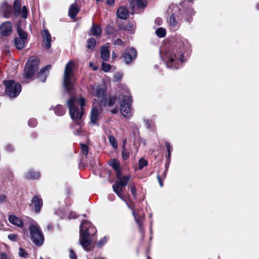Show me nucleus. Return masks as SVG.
<instances>
[{
    "instance_id": "obj_1",
    "label": "nucleus",
    "mask_w": 259,
    "mask_h": 259,
    "mask_svg": "<svg viewBox=\"0 0 259 259\" xmlns=\"http://www.w3.org/2000/svg\"><path fill=\"white\" fill-rule=\"evenodd\" d=\"M106 90L107 87L104 83H95L93 85H91L89 89V93L92 96L95 97L94 100L99 104L100 109L103 105H113L116 100V98L113 97L109 98V101L107 103L106 94Z\"/></svg>"
},
{
    "instance_id": "obj_2",
    "label": "nucleus",
    "mask_w": 259,
    "mask_h": 259,
    "mask_svg": "<svg viewBox=\"0 0 259 259\" xmlns=\"http://www.w3.org/2000/svg\"><path fill=\"white\" fill-rule=\"evenodd\" d=\"M111 165L116 171V178L117 179V180L112 186L113 191L119 197L123 200L122 194V190L124 187L127 185L131 176H124L120 177L121 171L119 168V164L115 160L113 159L111 161Z\"/></svg>"
},
{
    "instance_id": "obj_3",
    "label": "nucleus",
    "mask_w": 259,
    "mask_h": 259,
    "mask_svg": "<svg viewBox=\"0 0 259 259\" xmlns=\"http://www.w3.org/2000/svg\"><path fill=\"white\" fill-rule=\"evenodd\" d=\"M96 232V230L91 223L86 220L83 221L80 226L79 242L84 249L89 251L91 240L89 236Z\"/></svg>"
},
{
    "instance_id": "obj_4",
    "label": "nucleus",
    "mask_w": 259,
    "mask_h": 259,
    "mask_svg": "<svg viewBox=\"0 0 259 259\" xmlns=\"http://www.w3.org/2000/svg\"><path fill=\"white\" fill-rule=\"evenodd\" d=\"M67 104L72 119H80L83 114V106L85 105V99L82 97L78 99L71 98L68 101Z\"/></svg>"
},
{
    "instance_id": "obj_5",
    "label": "nucleus",
    "mask_w": 259,
    "mask_h": 259,
    "mask_svg": "<svg viewBox=\"0 0 259 259\" xmlns=\"http://www.w3.org/2000/svg\"><path fill=\"white\" fill-rule=\"evenodd\" d=\"M73 63L69 61L66 65L64 72V85L65 89L71 92L73 89L75 79L72 77Z\"/></svg>"
},
{
    "instance_id": "obj_6",
    "label": "nucleus",
    "mask_w": 259,
    "mask_h": 259,
    "mask_svg": "<svg viewBox=\"0 0 259 259\" xmlns=\"http://www.w3.org/2000/svg\"><path fill=\"white\" fill-rule=\"evenodd\" d=\"M118 101L120 105L121 114L125 117H130L132 115L131 97L127 95L121 94L118 97Z\"/></svg>"
},
{
    "instance_id": "obj_7",
    "label": "nucleus",
    "mask_w": 259,
    "mask_h": 259,
    "mask_svg": "<svg viewBox=\"0 0 259 259\" xmlns=\"http://www.w3.org/2000/svg\"><path fill=\"white\" fill-rule=\"evenodd\" d=\"M38 64L39 59L37 57L35 56L30 57L25 66L24 78L26 79L31 78L37 70Z\"/></svg>"
},
{
    "instance_id": "obj_8",
    "label": "nucleus",
    "mask_w": 259,
    "mask_h": 259,
    "mask_svg": "<svg viewBox=\"0 0 259 259\" xmlns=\"http://www.w3.org/2000/svg\"><path fill=\"white\" fill-rule=\"evenodd\" d=\"M162 58L167 62V66L169 68H177L175 62L176 60H179L180 62H183V56L182 54L176 55V51L168 50L164 54H162Z\"/></svg>"
},
{
    "instance_id": "obj_9",
    "label": "nucleus",
    "mask_w": 259,
    "mask_h": 259,
    "mask_svg": "<svg viewBox=\"0 0 259 259\" xmlns=\"http://www.w3.org/2000/svg\"><path fill=\"white\" fill-rule=\"evenodd\" d=\"M30 236L32 241L35 245H41L44 240V235L39 227L36 223L31 225L29 228Z\"/></svg>"
},
{
    "instance_id": "obj_10",
    "label": "nucleus",
    "mask_w": 259,
    "mask_h": 259,
    "mask_svg": "<svg viewBox=\"0 0 259 259\" xmlns=\"http://www.w3.org/2000/svg\"><path fill=\"white\" fill-rule=\"evenodd\" d=\"M6 94L11 98L17 97L21 91L20 84L13 80L4 81Z\"/></svg>"
},
{
    "instance_id": "obj_11",
    "label": "nucleus",
    "mask_w": 259,
    "mask_h": 259,
    "mask_svg": "<svg viewBox=\"0 0 259 259\" xmlns=\"http://www.w3.org/2000/svg\"><path fill=\"white\" fill-rule=\"evenodd\" d=\"M17 32L19 37L15 39L14 42L16 48L19 50H21L25 46L27 36L26 33L20 26L17 27Z\"/></svg>"
},
{
    "instance_id": "obj_12",
    "label": "nucleus",
    "mask_w": 259,
    "mask_h": 259,
    "mask_svg": "<svg viewBox=\"0 0 259 259\" xmlns=\"http://www.w3.org/2000/svg\"><path fill=\"white\" fill-rule=\"evenodd\" d=\"M14 11L16 16L21 15V17L26 19L27 17V9L23 6L21 10V3L19 1L16 0L14 3Z\"/></svg>"
},
{
    "instance_id": "obj_13",
    "label": "nucleus",
    "mask_w": 259,
    "mask_h": 259,
    "mask_svg": "<svg viewBox=\"0 0 259 259\" xmlns=\"http://www.w3.org/2000/svg\"><path fill=\"white\" fill-rule=\"evenodd\" d=\"M137 57V52L134 48L126 50L123 55L124 61L126 64L130 63Z\"/></svg>"
},
{
    "instance_id": "obj_14",
    "label": "nucleus",
    "mask_w": 259,
    "mask_h": 259,
    "mask_svg": "<svg viewBox=\"0 0 259 259\" xmlns=\"http://www.w3.org/2000/svg\"><path fill=\"white\" fill-rule=\"evenodd\" d=\"M12 30V25L10 21H6L0 26V32L3 36L10 35Z\"/></svg>"
},
{
    "instance_id": "obj_15",
    "label": "nucleus",
    "mask_w": 259,
    "mask_h": 259,
    "mask_svg": "<svg viewBox=\"0 0 259 259\" xmlns=\"http://www.w3.org/2000/svg\"><path fill=\"white\" fill-rule=\"evenodd\" d=\"M42 44L45 47L49 49L51 46L52 38L50 33L47 29H44L42 32Z\"/></svg>"
},
{
    "instance_id": "obj_16",
    "label": "nucleus",
    "mask_w": 259,
    "mask_h": 259,
    "mask_svg": "<svg viewBox=\"0 0 259 259\" xmlns=\"http://www.w3.org/2000/svg\"><path fill=\"white\" fill-rule=\"evenodd\" d=\"M96 102H97L94 100V102L93 103V107L91 112V122L94 124L96 123L98 119V115L99 114V110L95 105Z\"/></svg>"
},
{
    "instance_id": "obj_17",
    "label": "nucleus",
    "mask_w": 259,
    "mask_h": 259,
    "mask_svg": "<svg viewBox=\"0 0 259 259\" xmlns=\"http://www.w3.org/2000/svg\"><path fill=\"white\" fill-rule=\"evenodd\" d=\"M32 204L34 207V210L36 212H38L42 205V201L41 198L37 196H35L32 199Z\"/></svg>"
},
{
    "instance_id": "obj_18",
    "label": "nucleus",
    "mask_w": 259,
    "mask_h": 259,
    "mask_svg": "<svg viewBox=\"0 0 259 259\" xmlns=\"http://www.w3.org/2000/svg\"><path fill=\"white\" fill-rule=\"evenodd\" d=\"M51 66L48 65L43 68L39 72L38 75V78L39 80L41 82H45L46 81L47 76L48 74L49 71L51 69Z\"/></svg>"
},
{
    "instance_id": "obj_19",
    "label": "nucleus",
    "mask_w": 259,
    "mask_h": 259,
    "mask_svg": "<svg viewBox=\"0 0 259 259\" xmlns=\"http://www.w3.org/2000/svg\"><path fill=\"white\" fill-rule=\"evenodd\" d=\"M1 10L4 14V17L8 18L10 17L12 9L11 6L7 3H5L3 4L1 7Z\"/></svg>"
},
{
    "instance_id": "obj_20",
    "label": "nucleus",
    "mask_w": 259,
    "mask_h": 259,
    "mask_svg": "<svg viewBox=\"0 0 259 259\" xmlns=\"http://www.w3.org/2000/svg\"><path fill=\"white\" fill-rule=\"evenodd\" d=\"M117 16L121 19H125L128 16V10L126 8L121 7L117 11Z\"/></svg>"
},
{
    "instance_id": "obj_21",
    "label": "nucleus",
    "mask_w": 259,
    "mask_h": 259,
    "mask_svg": "<svg viewBox=\"0 0 259 259\" xmlns=\"http://www.w3.org/2000/svg\"><path fill=\"white\" fill-rule=\"evenodd\" d=\"M9 221L11 224L19 227H22L23 225V223L21 220L14 215H10Z\"/></svg>"
},
{
    "instance_id": "obj_22",
    "label": "nucleus",
    "mask_w": 259,
    "mask_h": 259,
    "mask_svg": "<svg viewBox=\"0 0 259 259\" xmlns=\"http://www.w3.org/2000/svg\"><path fill=\"white\" fill-rule=\"evenodd\" d=\"M101 58L104 61H107L108 60L110 55L108 47L104 46L102 48L101 51Z\"/></svg>"
},
{
    "instance_id": "obj_23",
    "label": "nucleus",
    "mask_w": 259,
    "mask_h": 259,
    "mask_svg": "<svg viewBox=\"0 0 259 259\" xmlns=\"http://www.w3.org/2000/svg\"><path fill=\"white\" fill-rule=\"evenodd\" d=\"M78 12L79 9L78 7L75 5L72 4L71 5L69 10V15L71 18L74 19Z\"/></svg>"
},
{
    "instance_id": "obj_24",
    "label": "nucleus",
    "mask_w": 259,
    "mask_h": 259,
    "mask_svg": "<svg viewBox=\"0 0 259 259\" xmlns=\"http://www.w3.org/2000/svg\"><path fill=\"white\" fill-rule=\"evenodd\" d=\"M91 31L92 35L96 36H98L101 33V28L100 26L93 24L92 27Z\"/></svg>"
},
{
    "instance_id": "obj_25",
    "label": "nucleus",
    "mask_w": 259,
    "mask_h": 259,
    "mask_svg": "<svg viewBox=\"0 0 259 259\" xmlns=\"http://www.w3.org/2000/svg\"><path fill=\"white\" fill-rule=\"evenodd\" d=\"M39 177V174L38 172L34 171L33 170H30L25 175V178L26 179H37Z\"/></svg>"
},
{
    "instance_id": "obj_26",
    "label": "nucleus",
    "mask_w": 259,
    "mask_h": 259,
    "mask_svg": "<svg viewBox=\"0 0 259 259\" xmlns=\"http://www.w3.org/2000/svg\"><path fill=\"white\" fill-rule=\"evenodd\" d=\"M168 23L171 29L175 30L177 26V22L173 15H171L168 20Z\"/></svg>"
},
{
    "instance_id": "obj_27",
    "label": "nucleus",
    "mask_w": 259,
    "mask_h": 259,
    "mask_svg": "<svg viewBox=\"0 0 259 259\" xmlns=\"http://www.w3.org/2000/svg\"><path fill=\"white\" fill-rule=\"evenodd\" d=\"M156 34L159 37H163L165 35L166 30L162 27L159 28L156 30Z\"/></svg>"
},
{
    "instance_id": "obj_28",
    "label": "nucleus",
    "mask_w": 259,
    "mask_h": 259,
    "mask_svg": "<svg viewBox=\"0 0 259 259\" xmlns=\"http://www.w3.org/2000/svg\"><path fill=\"white\" fill-rule=\"evenodd\" d=\"M96 40L93 38H90L87 40V47L88 49H93L95 46Z\"/></svg>"
},
{
    "instance_id": "obj_29",
    "label": "nucleus",
    "mask_w": 259,
    "mask_h": 259,
    "mask_svg": "<svg viewBox=\"0 0 259 259\" xmlns=\"http://www.w3.org/2000/svg\"><path fill=\"white\" fill-rule=\"evenodd\" d=\"M121 155L122 158L123 160L127 159L130 155L129 150L126 148H122Z\"/></svg>"
},
{
    "instance_id": "obj_30",
    "label": "nucleus",
    "mask_w": 259,
    "mask_h": 259,
    "mask_svg": "<svg viewBox=\"0 0 259 259\" xmlns=\"http://www.w3.org/2000/svg\"><path fill=\"white\" fill-rule=\"evenodd\" d=\"M136 3L139 8H144L147 5V0H137Z\"/></svg>"
},
{
    "instance_id": "obj_31",
    "label": "nucleus",
    "mask_w": 259,
    "mask_h": 259,
    "mask_svg": "<svg viewBox=\"0 0 259 259\" xmlns=\"http://www.w3.org/2000/svg\"><path fill=\"white\" fill-rule=\"evenodd\" d=\"M147 164H148V162L146 160H145L143 158H141L139 160V163H138L139 169L140 170L142 169L144 167L147 166Z\"/></svg>"
},
{
    "instance_id": "obj_32",
    "label": "nucleus",
    "mask_w": 259,
    "mask_h": 259,
    "mask_svg": "<svg viewBox=\"0 0 259 259\" xmlns=\"http://www.w3.org/2000/svg\"><path fill=\"white\" fill-rule=\"evenodd\" d=\"M109 142L110 143L111 145L114 148H116L117 147L118 145H117L116 140L115 138L113 136H110L109 137Z\"/></svg>"
},
{
    "instance_id": "obj_33",
    "label": "nucleus",
    "mask_w": 259,
    "mask_h": 259,
    "mask_svg": "<svg viewBox=\"0 0 259 259\" xmlns=\"http://www.w3.org/2000/svg\"><path fill=\"white\" fill-rule=\"evenodd\" d=\"M133 214L135 218V221L139 225V226L141 227V226L142 225V222L143 219L142 217L141 216L140 217V218H139L134 211H133Z\"/></svg>"
},
{
    "instance_id": "obj_34",
    "label": "nucleus",
    "mask_w": 259,
    "mask_h": 259,
    "mask_svg": "<svg viewBox=\"0 0 259 259\" xmlns=\"http://www.w3.org/2000/svg\"><path fill=\"white\" fill-rule=\"evenodd\" d=\"M80 148H81V150L82 152V153L84 154H85V155H87L88 154V146L84 144H80Z\"/></svg>"
},
{
    "instance_id": "obj_35",
    "label": "nucleus",
    "mask_w": 259,
    "mask_h": 259,
    "mask_svg": "<svg viewBox=\"0 0 259 259\" xmlns=\"http://www.w3.org/2000/svg\"><path fill=\"white\" fill-rule=\"evenodd\" d=\"M55 112L58 115H62L65 113V110L61 106H58Z\"/></svg>"
},
{
    "instance_id": "obj_36",
    "label": "nucleus",
    "mask_w": 259,
    "mask_h": 259,
    "mask_svg": "<svg viewBox=\"0 0 259 259\" xmlns=\"http://www.w3.org/2000/svg\"><path fill=\"white\" fill-rule=\"evenodd\" d=\"M102 67L103 71L105 72H108L110 70L111 66L109 64L103 62L102 63Z\"/></svg>"
},
{
    "instance_id": "obj_37",
    "label": "nucleus",
    "mask_w": 259,
    "mask_h": 259,
    "mask_svg": "<svg viewBox=\"0 0 259 259\" xmlns=\"http://www.w3.org/2000/svg\"><path fill=\"white\" fill-rule=\"evenodd\" d=\"M19 255L20 256L25 257L27 256L28 254L24 249L22 248H19Z\"/></svg>"
},
{
    "instance_id": "obj_38",
    "label": "nucleus",
    "mask_w": 259,
    "mask_h": 259,
    "mask_svg": "<svg viewBox=\"0 0 259 259\" xmlns=\"http://www.w3.org/2000/svg\"><path fill=\"white\" fill-rule=\"evenodd\" d=\"M8 238L13 241H16L17 239V235L15 234H11L8 235Z\"/></svg>"
},
{
    "instance_id": "obj_39",
    "label": "nucleus",
    "mask_w": 259,
    "mask_h": 259,
    "mask_svg": "<svg viewBox=\"0 0 259 259\" xmlns=\"http://www.w3.org/2000/svg\"><path fill=\"white\" fill-rule=\"evenodd\" d=\"M107 242V239L106 237H104L101 239L98 243L97 245L99 247H101Z\"/></svg>"
},
{
    "instance_id": "obj_40",
    "label": "nucleus",
    "mask_w": 259,
    "mask_h": 259,
    "mask_svg": "<svg viewBox=\"0 0 259 259\" xmlns=\"http://www.w3.org/2000/svg\"><path fill=\"white\" fill-rule=\"evenodd\" d=\"M130 188L133 195L135 197L137 194V193L135 185L134 184H131Z\"/></svg>"
},
{
    "instance_id": "obj_41",
    "label": "nucleus",
    "mask_w": 259,
    "mask_h": 259,
    "mask_svg": "<svg viewBox=\"0 0 259 259\" xmlns=\"http://www.w3.org/2000/svg\"><path fill=\"white\" fill-rule=\"evenodd\" d=\"M123 29L128 30L130 33H134V28L132 26H131L130 24H129L128 26H126L125 27L123 28Z\"/></svg>"
},
{
    "instance_id": "obj_42",
    "label": "nucleus",
    "mask_w": 259,
    "mask_h": 259,
    "mask_svg": "<svg viewBox=\"0 0 259 259\" xmlns=\"http://www.w3.org/2000/svg\"><path fill=\"white\" fill-rule=\"evenodd\" d=\"M69 257L70 259H76V256L72 249H70L69 251Z\"/></svg>"
},
{
    "instance_id": "obj_43",
    "label": "nucleus",
    "mask_w": 259,
    "mask_h": 259,
    "mask_svg": "<svg viewBox=\"0 0 259 259\" xmlns=\"http://www.w3.org/2000/svg\"><path fill=\"white\" fill-rule=\"evenodd\" d=\"M114 45L116 46H122L123 45V42L121 39H117L116 40L114 41Z\"/></svg>"
},
{
    "instance_id": "obj_44",
    "label": "nucleus",
    "mask_w": 259,
    "mask_h": 259,
    "mask_svg": "<svg viewBox=\"0 0 259 259\" xmlns=\"http://www.w3.org/2000/svg\"><path fill=\"white\" fill-rule=\"evenodd\" d=\"M28 124L30 126H35L36 125V121L35 119L30 120Z\"/></svg>"
},
{
    "instance_id": "obj_45",
    "label": "nucleus",
    "mask_w": 259,
    "mask_h": 259,
    "mask_svg": "<svg viewBox=\"0 0 259 259\" xmlns=\"http://www.w3.org/2000/svg\"><path fill=\"white\" fill-rule=\"evenodd\" d=\"M165 146H166V148L167 149V151H168V156H170V146L168 142H166L165 143Z\"/></svg>"
},
{
    "instance_id": "obj_46",
    "label": "nucleus",
    "mask_w": 259,
    "mask_h": 259,
    "mask_svg": "<svg viewBox=\"0 0 259 259\" xmlns=\"http://www.w3.org/2000/svg\"><path fill=\"white\" fill-rule=\"evenodd\" d=\"M8 151L11 152L13 151V147L10 145H8L6 147Z\"/></svg>"
},
{
    "instance_id": "obj_47",
    "label": "nucleus",
    "mask_w": 259,
    "mask_h": 259,
    "mask_svg": "<svg viewBox=\"0 0 259 259\" xmlns=\"http://www.w3.org/2000/svg\"><path fill=\"white\" fill-rule=\"evenodd\" d=\"M106 2L108 5H112L114 3V0H106Z\"/></svg>"
},
{
    "instance_id": "obj_48",
    "label": "nucleus",
    "mask_w": 259,
    "mask_h": 259,
    "mask_svg": "<svg viewBox=\"0 0 259 259\" xmlns=\"http://www.w3.org/2000/svg\"><path fill=\"white\" fill-rule=\"evenodd\" d=\"M126 139H125L123 140V142H122V148H125V144H126Z\"/></svg>"
},
{
    "instance_id": "obj_49",
    "label": "nucleus",
    "mask_w": 259,
    "mask_h": 259,
    "mask_svg": "<svg viewBox=\"0 0 259 259\" xmlns=\"http://www.w3.org/2000/svg\"><path fill=\"white\" fill-rule=\"evenodd\" d=\"M157 178H158V181H159V184H160V186H161V187H162L163 184H162V182H161V180L160 177L159 176H157Z\"/></svg>"
},
{
    "instance_id": "obj_50",
    "label": "nucleus",
    "mask_w": 259,
    "mask_h": 259,
    "mask_svg": "<svg viewBox=\"0 0 259 259\" xmlns=\"http://www.w3.org/2000/svg\"><path fill=\"white\" fill-rule=\"evenodd\" d=\"M6 199V197L4 195L0 196V201H3Z\"/></svg>"
},
{
    "instance_id": "obj_51",
    "label": "nucleus",
    "mask_w": 259,
    "mask_h": 259,
    "mask_svg": "<svg viewBox=\"0 0 259 259\" xmlns=\"http://www.w3.org/2000/svg\"><path fill=\"white\" fill-rule=\"evenodd\" d=\"M81 133V130L79 128V129L77 130L74 133L75 135H79Z\"/></svg>"
},
{
    "instance_id": "obj_52",
    "label": "nucleus",
    "mask_w": 259,
    "mask_h": 259,
    "mask_svg": "<svg viewBox=\"0 0 259 259\" xmlns=\"http://www.w3.org/2000/svg\"><path fill=\"white\" fill-rule=\"evenodd\" d=\"M2 256L3 258H0V259H8V258H7L6 255L5 254L2 253Z\"/></svg>"
},
{
    "instance_id": "obj_53",
    "label": "nucleus",
    "mask_w": 259,
    "mask_h": 259,
    "mask_svg": "<svg viewBox=\"0 0 259 259\" xmlns=\"http://www.w3.org/2000/svg\"><path fill=\"white\" fill-rule=\"evenodd\" d=\"M112 58H116V55H115V53H114V52H113V53H112Z\"/></svg>"
},
{
    "instance_id": "obj_54",
    "label": "nucleus",
    "mask_w": 259,
    "mask_h": 259,
    "mask_svg": "<svg viewBox=\"0 0 259 259\" xmlns=\"http://www.w3.org/2000/svg\"><path fill=\"white\" fill-rule=\"evenodd\" d=\"M118 110L117 109H114L112 112L113 113H116L117 112Z\"/></svg>"
},
{
    "instance_id": "obj_55",
    "label": "nucleus",
    "mask_w": 259,
    "mask_h": 259,
    "mask_svg": "<svg viewBox=\"0 0 259 259\" xmlns=\"http://www.w3.org/2000/svg\"><path fill=\"white\" fill-rule=\"evenodd\" d=\"M93 66V70H97L98 69V67L97 66Z\"/></svg>"
},
{
    "instance_id": "obj_56",
    "label": "nucleus",
    "mask_w": 259,
    "mask_h": 259,
    "mask_svg": "<svg viewBox=\"0 0 259 259\" xmlns=\"http://www.w3.org/2000/svg\"><path fill=\"white\" fill-rule=\"evenodd\" d=\"M156 21H158V22L160 23V22L161 21V19L158 18V19H156Z\"/></svg>"
},
{
    "instance_id": "obj_57",
    "label": "nucleus",
    "mask_w": 259,
    "mask_h": 259,
    "mask_svg": "<svg viewBox=\"0 0 259 259\" xmlns=\"http://www.w3.org/2000/svg\"><path fill=\"white\" fill-rule=\"evenodd\" d=\"M90 67H92V66H93V64L92 63H90Z\"/></svg>"
},
{
    "instance_id": "obj_58",
    "label": "nucleus",
    "mask_w": 259,
    "mask_h": 259,
    "mask_svg": "<svg viewBox=\"0 0 259 259\" xmlns=\"http://www.w3.org/2000/svg\"><path fill=\"white\" fill-rule=\"evenodd\" d=\"M94 259H104L103 257H100V258H95Z\"/></svg>"
},
{
    "instance_id": "obj_59",
    "label": "nucleus",
    "mask_w": 259,
    "mask_h": 259,
    "mask_svg": "<svg viewBox=\"0 0 259 259\" xmlns=\"http://www.w3.org/2000/svg\"><path fill=\"white\" fill-rule=\"evenodd\" d=\"M97 2H101L102 0H96Z\"/></svg>"
}]
</instances>
